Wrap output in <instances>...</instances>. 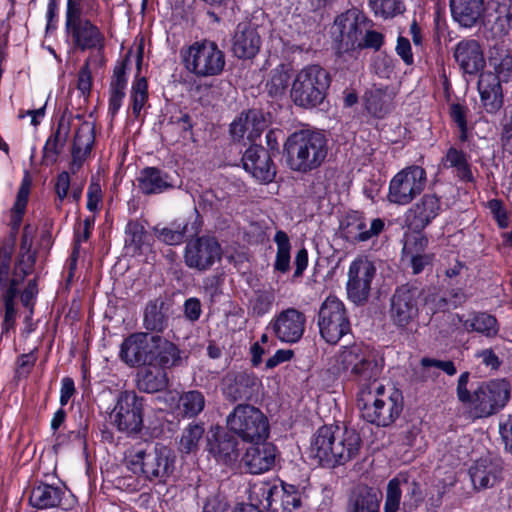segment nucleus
Listing matches in <instances>:
<instances>
[{
  "label": "nucleus",
  "instance_id": "21",
  "mask_svg": "<svg viewBox=\"0 0 512 512\" xmlns=\"http://www.w3.org/2000/svg\"><path fill=\"white\" fill-rule=\"evenodd\" d=\"M469 473L475 488H491L502 479V461L494 453L488 452L475 462Z\"/></svg>",
  "mask_w": 512,
  "mask_h": 512
},
{
  "label": "nucleus",
  "instance_id": "29",
  "mask_svg": "<svg viewBox=\"0 0 512 512\" xmlns=\"http://www.w3.org/2000/svg\"><path fill=\"white\" fill-rule=\"evenodd\" d=\"M501 78L492 72H483L478 79L482 105L488 113L497 112L503 105Z\"/></svg>",
  "mask_w": 512,
  "mask_h": 512
},
{
  "label": "nucleus",
  "instance_id": "3",
  "mask_svg": "<svg viewBox=\"0 0 512 512\" xmlns=\"http://www.w3.org/2000/svg\"><path fill=\"white\" fill-rule=\"evenodd\" d=\"M334 27L339 32V35L336 37L339 53H348L362 49L378 51L383 45V35L380 32L371 30L370 21L357 11H349L338 16Z\"/></svg>",
  "mask_w": 512,
  "mask_h": 512
},
{
  "label": "nucleus",
  "instance_id": "30",
  "mask_svg": "<svg viewBox=\"0 0 512 512\" xmlns=\"http://www.w3.org/2000/svg\"><path fill=\"white\" fill-rule=\"evenodd\" d=\"M170 304L164 298L150 300L144 309L143 326L147 331L162 333L170 319Z\"/></svg>",
  "mask_w": 512,
  "mask_h": 512
},
{
  "label": "nucleus",
  "instance_id": "32",
  "mask_svg": "<svg viewBox=\"0 0 512 512\" xmlns=\"http://www.w3.org/2000/svg\"><path fill=\"white\" fill-rule=\"evenodd\" d=\"M453 19L461 26L470 28L482 17L484 0H450Z\"/></svg>",
  "mask_w": 512,
  "mask_h": 512
},
{
  "label": "nucleus",
  "instance_id": "22",
  "mask_svg": "<svg viewBox=\"0 0 512 512\" xmlns=\"http://www.w3.org/2000/svg\"><path fill=\"white\" fill-rule=\"evenodd\" d=\"M305 315L295 308L282 311L272 324L276 337L287 343L300 340L305 330Z\"/></svg>",
  "mask_w": 512,
  "mask_h": 512
},
{
  "label": "nucleus",
  "instance_id": "41",
  "mask_svg": "<svg viewBox=\"0 0 512 512\" xmlns=\"http://www.w3.org/2000/svg\"><path fill=\"white\" fill-rule=\"evenodd\" d=\"M63 491L61 488L41 484L34 487L31 491L29 502L38 509H47L60 505Z\"/></svg>",
  "mask_w": 512,
  "mask_h": 512
},
{
  "label": "nucleus",
  "instance_id": "43",
  "mask_svg": "<svg viewBox=\"0 0 512 512\" xmlns=\"http://www.w3.org/2000/svg\"><path fill=\"white\" fill-rule=\"evenodd\" d=\"M33 229L29 225H26L23 229L22 241L20 250L22 252L21 258L19 259L14 272H18L19 276H23V279L32 272L35 264V253H31L30 248L33 240Z\"/></svg>",
  "mask_w": 512,
  "mask_h": 512
},
{
  "label": "nucleus",
  "instance_id": "44",
  "mask_svg": "<svg viewBox=\"0 0 512 512\" xmlns=\"http://www.w3.org/2000/svg\"><path fill=\"white\" fill-rule=\"evenodd\" d=\"M456 476L452 471L445 473V477H440V470L434 476V483L428 492V502L430 506L438 508L443 502L444 495L455 484Z\"/></svg>",
  "mask_w": 512,
  "mask_h": 512
},
{
  "label": "nucleus",
  "instance_id": "61",
  "mask_svg": "<svg viewBox=\"0 0 512 512\" xmlns=\"http://www.w3.org/2000/svg\"><path fill=\"white\" fill-rule=\"evenodd\" d=\"M13 244H2L0 247V286L6 285L10 271Z\"/></svg>",
  "mask_w": 512,
  "mask_h": 512
},
{
  "label": "nucleus",
  "instance_id": "53",
  "mask_svg": "<svg viewBox=\"0 0 512 512\" xmlns=\"http://www.w3.org/2000/svg\"><path fill=\"white\" fill-rule=\"evenodd\" d=\"M156 359L164 368L177 366L181 361L180 350L174 343L161 337L157 347Z\"/></svg>",
  "mask_w": 512,
  "mask_h": 512
},
{
  "label": "nucleus",
  "instance_id": "46",
  "mask_svg": "<svg viewBox=\"0 0 512 512\" xmlns=\"http://www.w3.org/2000/svg\"><path fill=\"white\" fill-rule=\"evenodd\" d=\"M490 64L502 81H507L512 76V53L502 46H494L489 57Z\"/></svg>",
  "mask_w": 512,
  "mask_h": 512
},
{
  "label": "nucleus",
  "instance_id": "18",
  "mask_svg": "<svg viewBox=\"0 0 512 512\" xmlns=\"http://www.w3.org/2000/svg\"><path fill=\"white\" fill-rule=\"evenodd\" d=\"M376 275L374 263L367 258L354 260L348 272L347 295L355 304L365 303L370 295L371 283Z\"/></svg>",
  "mask_w": 512,
  "mask_h": 512
},
{
  "label": "nucleus",
  "instance_id": "50",
  "mask_svg": "<svg viewBox=\"0 0 512 512\" xmlns=\"http://www.w3.org/2000/svg\"><path fill=\"white\" fill-rule=\"evenodd\" d=\"M291 74L289 68L281 64L271 71V76L267 81L266 88L270 96H282L289 84Z\"/></svg>",
  "mask_w": 512,
  "mask_h": 512
},
{
  "label": "nucleus",
  "instance_id": "51",
  "mask_svg": "<svg viewBox=\"0 0 512 512\" xmlns=\"http://www.w3.org/2000/svg\"><path fill=\"white\" fill-rule=\"evenodd\" d=\"M147 232L137 221L128 222L125 229V247L133 254H140L146 242Z\"/></svg>",
  "mask_w": 512,
  "mask_h": 512
},
{
  "label": "nucleus",
  "instance_id": "40",
  "mask_svg": "<svg viewBox=\"0 0 512 512\" xmlns=\"http://www.w3.org/2000/svg\"><path fill=\"white\" fill-rule=\"evenodd\" d=\"M167 375L157 366L145 367L137 373V387L146 393H156L167 387Z\"/></svg>",
  "mask_w": 512,
  "mask_h": 512
},
{
  "label": "nucleus",
  "instance_id": "7",
  "mask_svg": "<svg viewBox=\"0 0 512 512\" xmlns=\"http://www.w3.org/2000/svg\"><path fill=\"white\" fill-rule=\"evenodd\" d=\"M229 429L245 442L260 445L268 437V423L261 411L248 404H239L227 417Z\"/></svg>",
  "mask_w": 512,
  "mask_h": 512
},
{
  "label": "nucleus",
  "instance_id": "55",
  "mask_svg": "<svg viewBox=\"0 0 512 512\" xmlns=\"http://www.w3.org/2000/svg\"><path fill=\"white\" fill-rule=\"evenodd\" d=\"M156 238L166 245H179L184 241L187 232V224H178L174 227L155 226L153 228Z\"/></svg>",
  "mask_w": 512,
  "mask_h": 512
},
{
  "label": "nucleus",
  "instance_id": "63",
  "mask_svg": "<svg viewBox=\"0 0 512 512\" xmlns=\"http://www.w3.org/2000/svg\"><path fill=\"white\" fill-rule=\"evenodd\" d=\"M422 368L426 371L431 367L438 368L444 371L446 374L452 376L456 373V367L454 363L450 360L442 361L437 359H432L428 357H424L420 361Z\"/></svg>",
  "mask_w": 512,
  "mask_h": 512
},
{
  "label": "nucleus",
  "instance_id": "8",
  "mask_svg": "<svg viewBox=\"0 0 512 512\" xmlns=\"http://www.w3.org/2000/svg\"><path fill=\"white\" fill-rule=\"evenodd\" d=\"M317 323L321 337L329 344H336L351 332L347 309L342 301L334 296L327 297L321 304Z\"/></svg>",
  "mask_w": 512,
  "mask_h": 512
},
{
  "label": "nucleus",
  "instance_id": "28",
  "mask_svg": "<svg viewBox=\"0 0 512 512\" xmlns=\"http://www.w3.org/2000/svg\"><path fill=\"white\" fill-rule=\"evenodd\" d=\"M441 202L435 194H425L407 214L408 226L414 231L423 230L440 212Z\"/></svg>",
  "mask_w": 512,
  "mask_h": 512
},
{
  "label": "nucleus",
  "instance_id": "23",
  "mask_svg": "<svg viewBox=\"0 0 512 512\" xmlns=\"http://www.w3.org/2000/svg\"><path fill=\"white\" fill-rule=\"evenodd\" d=\"M258 384V378L253 373H229L224 378L223 394L231 402L248 401L257 392Z\"/></svg>",
  "mask_w": 512,
  "mask_h": 512
},
{
  "label": "nucleus",
  "instance_id": "10",
  "mask_svg": "<svg viewBox=\"0 0 512 512\" xmlns=\"http://www.w3.org/2000/svg\"><path fill=\"white\" fill-rule=\"evenodd\" d=\"M403 494L402 510L415 511L424 501L421 485L405 473H399L387 485L384 512H397L400 509Z\"/></svg>",
  "mask_w": 512,
  "mask_h": 512
},
{
  "label": "nucleus",
  "instance_id": "52",
  "mask_svg": "<svg viewBox=\"0 0 512 512\" xmlns=\"http://www.w3.org/2000/svg\"><path fill=\"white\" fill-rule=\"evenodd\" d=\"M277 244V254L274 268L281 272L286 273L290 269V241L288 235L284 231H277L274 237Z\"/></svg>",
  "mask_w": 512,
  "mask_h": 512
},
{
  "label": "nucleus",
  "instance_id": "62",
  "mask_svg": "<svg viewBox=\"0 0 512 512\" xmlns=\"http://www.w3.org/2000/svg\"><path fill=\"white\" fill-rule=\"evenodd\" d=\"M428 244V239L419 232L407 238L404 251L407 254H421Z\"/></svg>",
  "mask_w": 512,
  "mask_h": 512
},
{
  "label": "nucleus",
  "instance_id": "59",
  "mask_svg": "<svg viewBox=\"0 0 512 512\" xmlns=\"http://www.w3.org/2000/svg\"><path fill=\"white\" fill-rule=\"evenodd\" d=\"M450 116L452 120L457 124L460 134L459 139L464 142L467 139V109L459 104V103H453L450 106Z\"/></svg>",
  "mask_w": 512,
  "mask_h": 512
},
{
  "label": "nucleus",
  "instance_id": "27",
  "mask_svg": "<svg viewBox=\"0 0 512 512\" xmlns=\"http://www.w3.org/2000/svg\"><path fill=\"white\" fill-rule=\"evenodd\" d=\"M453 55L459 67L467 74H476L485 66L483 49L475 39L460 41Z\"/></svg>",
  "mask_w": 512,
  "mask_h": 512
},
{
  "label": "nucleus",
  "instance_id": "2",
  "mask_svg": "<svg viewBox=\"0 0 512 512\" xmlns=\"http://www.w3.org/2000/svg\"><path fill=\"white\" fill-rule=\"evenodd\" d=\"M291 170L306 173L318 168L327 156V140L323 133L302 130L291 134L284 145Z\"/></svg>",
  "mask_w": 512,
  "mask_h": 512
},
{
  "label": "nucleus",
  "instance_id": "1",
  "mask_svg": "<svg viewBox=\"0 0 512 512\" xmlns=\"http://www.w3.org/2000/svg\"><path fill=\"white\" fill-rule=\"evenodd\" d=\"M469 377V372L459 376L456 393L470 418L490 417L506 406L510 398V385L506 380L494 379L482 382L470 392L467 388Z\"/></svg>",
  "mask_w": 512,
  "mask_h": 512
},
{
  "label": "nucleus",
  "instance_id": "38",
  "mask_svg": "<svg viewBox=\"0 0 512 512\" xmlns=\"http://www.w3.org/2000/svg\"><path fill=\"white\" fill-rule=\"evenodd\" d=\"M458 319L467 332H478L488 338L497 336L499 332L497 319L486 312L473 313L472 316L467 319H463L462 316L458 315Z\"/></svg>",
  "mask_w": 512,
  "mask_h": 512
},
{
  "label": "nucleus",
  "instance_id": "45",
  "mask_svg": "<svg viewBox=\"0 0 512 512\" xmlns=\"http://www.w3.org/2000/svg\"><path fill=\"white\" fill-rule=\"evenodd\" d=\"M29 192V183L23 182L18 190L15 204L11 209L10 226L12 229V239L7 242H4L3 244L12 243L14 245V239L20 227L22 217L28 202Z\"/></svg>",
  "mask_w": 512,
  "mask_h": 512
},
{
  "label": "nucleus",
  "instance_id": "15",
  "mask_svg": "<svg viewBox=\"0 0 512 512\" xmlns=\"http://www.w3.org/2000/svg\"><path fill=\"white\" fill-rule=\"evenodd\" d=\"M159 341V335L133 333L121 344L120 358L129 366L151 365L156 360Z\"/></svg>",
  "mask_w": 512,
  "mask_h": 512
},
{
  "label": "nucleus",
  "instance_id": "13",
  "mask_svg": "<svg viewBox=\"0 0 512 512\" xmlns=\"http://www.w3.org/2000/svg\"><path fill=\"white\" fill-rule=\"evenodd\" d=\"M223 250L214 236L202 235L186 242L183 259L185 265L199 272H205L222 259Z\"/></svg>",
  "mask_w": 512,
  "mask_h": 512
},
{
  "label": "nucleus",
  "instance_id": "5",
  "mask_svg": "<svg viewBox=\"0 0 512 512\" xmlns=\"http://www.w3.org/2000/svg\"><path fill=\"white\" fill-rule=\"evenodd\" d=\"M330 74L319 65H308L295 76L290 97L296 106L312 109L323 103L330 87Z\"/></svg>",
  "mask_w": 512,
  "mask_h": 512
},
{
  "label": "nucleus",
  "instance_id": "25",
  "mask_svg": "<svg viewBox=\"0 0 512 512\" xmlns=\"http://www.w3.org/2000/svg\"><path fill=\"white\" fill-rule=\"evenodd\" d=\"M312 444L314 448H332L333 445L357 448L360 445V437L353 429L325 425L317 430Z\"/></svg>",
  "mask_w": 512,
  "mask_h": 512
},
{
  "label": "nucleus",
  "instance_id": "16",
  "mask_svg": "<svg viewBox=\"0 0 512 512\" xmlns=\"http://www.w3.org/2000/svg\"><path fill=\"white\" fill-rule=\"evenodd\" d=\"M336 363L339 371L349 372L362 380L376 378L380 373L376 359L358 345L344 347L338 354Z\"/></svg>",
  "mask_w": 512,
  "mask_h": 512
},
{
  "label": "nucleus",
  "instance_id": "57",
  "mask_svg": "<svg viewBox=\"0 0 512 512\" xmlns=\"http://www.w3.org/2000/svg\"><path fill=\"white\" fill-rule=\"evenodd\" d=\"M369 5L375 15H381L384 18L401 14L405 10L402 0H369Z\"/></svg>",
  "mask_w": 512,
  "mask_h": 512
},
{
  "label": "nucleus",
  "instance_id": "58",
  "mask_svg": "<svg viewBox=\"0 0 512 512\" xmlns=\"http://www.w3.org/2000/svg\"><path fill=\"white\" fill-rule=\"evenodd\" d=\"M246 125H249L248 138L256 139L266 128V121L258 110H249L246 113Z\"/></svg>",
  "mask_w": 512,
  "mask_h": 512
},
{
  "label": "nucleus",
  "instance_id": "54",
  "mask_svg": "<svg viewBox=\"0 0 512 512\" xmlns=\"http://www.w3.org/2000/svg\"><path fill=\"white\" fill-rule=\"evenodd\" d=\"M130 99L132 113L138 118L148 101V84L145 77L138 78L134 81L131 88Z\"/></svg>",
  "mask_w": 512,
  "mask_h": 512
},
{
  "label": "nucleus",
  "instance_id": "11",
  "mask_svg": "<svg viewBox=\"0 0 512 512\" xmlns=\"http://www.w3.org/2000/svg\"><path fill=\"white\" fill-rule=\"evenodd\" d=\"M184 62L197 77L217 76L224 69L225 56L214 42H196L187 50Z\"/></svg>",
  "mask_w": 512,
  "mask_h": 512
},
{
  "label": "nucleus",
  "instance_id": "35",
  "mask_svg": "<svg viewBox=\"0 0 512 512\" xmlns=\"http://www.w3.org/2000/svg\"><path fill=\"white\" fill-rule=\"evenodd\" d=\"M357 450H341L335 453L334 450H305L303 459L311 466L323 468H334L351 460Z\"/></svg>",
  "mask_w": 512,
  "mask_h": 512
},
{
  "label": "nucleus",
  "instance_id": "26",
  "mask_svg": "<svg viewBox=\"0 0 512 512\" xmlns=\"http://www.w3.org/2000/svg\"><path fill=\"white\" fill-rule=\"evenodd\" d=\"M261 37L257 28L248 22L239 23L236 27L232 51L239 59H251L260 50Z\"/></svg>",
  "mask_w": 512,
  "mask_h": 512
},
{
  "label": "nucleus",
  "instance_id": "6",
  "mask_svg": "<svg viewBox=\"0 0 512 512\" xmlns=\"http://www.w3.org/2000/svg\"><path fill=\"white\" fill-rule=\"evenodd\" d=\"M65 29L74 49L86 51L101 50L104 35L89 19L83 17L80 0H68Z\"/></svg>",
  "mask_w": 512,
  "mask_h": 512
},
{
  "label": "nucleus",
  "instance_id": "48",
  "mask_svg": "<svg viewBox=\"0 0 512 512\" xmlns=\"http://www.w3.org/2000/svg\"><path fill=\"white\" fill-rule=\"evenodd\" d=\"M193 124L188 114L180 117H172L165 126V133L171 142H179L181 139L190 138Z\"/></svg>",
  "mask_w": 512,
  "mask_h": 512
},
{
  "label": "nucleus",
  "instance_id": "31",
  "mask_svg": "<svg viewBox=\"0 0 512 512\" xmlns=\"http://www.w3.org/2000/svg\"><path fill=\"white\" fill-rule=\"evenodd\" d=\"M380 494L367 485H358L350 493L346 512H379Z\"/></svg>",
  "mask_w": 512,
  "mask_h": 512
},
{
  "label": "nucleus",
  "instance_id": "12",
  "mask_svg": "<svg viewBox=\"0 0 512 512\" xmlns=\"http://www.w3.org/2000/svg\"><path fill=\"white\" fill-rule=\"evenodd\" d=\"M423 294L421 287L411 283L396 288L389 310L390 318L396 326L405 328L417 320Z\"/></svg>",
  "mask_w": 512,
  "mask_h": 512
},
{
  "label": "nucleus",
  "instance_id": "4",
  "mask_svg": "<svg viewBox=\"0 0 512 512\" xmlns=\"http://www.w3.org/2000/svg\"><path fill=\"white\" fill-rule=\"evenodd\" d=\"M361 416L367 422L377 426H389L400 415L403 404L402 395L390 389L386 391L381 384L374 383L373 390H363L358 399Z\"/></svg>",
  "mask_w": 512,
  "mask_h": 512
},
{
  "label": "nucleus",
  "instance_id": "36",
  "mask_svg": "<svg viewBox=\"0 0 512 512\" xmlns=\"http://www.w3.org/2000/svg\"><path fill=\"white\" fill-rule=\"evenodd\" d=\"M71 130L70 119L62 115L55 132L48 138L44 146V158L55 163L63 151Z\"/></svg>",
  "mask_w": 512,
  "mask_h": 512
},
{
  "label": "nucleus",
  "instance_id": "56",
  "mask_svg": "<svg viewBox=\"0 0 512 512\" xmlns=\"http://www.w3.org/2000/svg\"><path fill=\"white\" fill-rule=\"evenodd\" d=\"M204 427L199 423H190L183 431L180 443L184 448H194L202 445L205 441L210 443V439L204 438Z\"/></svg>",
  "mask_w": 512,
  "mask_h": 512
},
{
  "label": "nucleus",
  "instance_id": "14",
  "mask_svg": "<svg viewBox=\"0 0 512 512\" xmlns=\"http://www.w3.org/2000/svg\"><path fill=\"white\" fill-rule=\"evenodd\" d=\"M425 184L426 172L422 167H407L390 181L388 199L395 204H408L424 190Z\"/></svg>",
  "mask_w": 512,
  "mask_h": 512
},
{
  "label": "nucleus",
  "instance_id": "20",
  "mask_svg": "<svg viewBox=\"0 0 512 512\" xmlns=\"http://www.w3.org/2000/svg\"><path fill=\"white\" fill-rule=\"evenodd\" d=\"M243 168L256 180L270 183L276 175V167L267 149L260 145L249 147L242 156Z\"/></svg>",
  "mask_w": 512,
  "mask_h": 512
},
{
  "label": "nucleus",
  "instance_id": "19",
  "mask_svg": "<svg viewBox=\"0 0 512 512\" xmlns=\"http://www.w3.org/2000/svg\"><path fill=\"white\" fill-rule=\"evenodd\" d=\"M262 496L261 504L269 512H293L300 506V493L296 486L286 484L269 485L264 484L257 492Z\"/></svg>",
  "mask_w": 512,
  "mask_h": 512
},
{
  "label": "nucleus",
  "instance_id": "17",
  "mask_svg": "<svg viewBox=\"0 0 512 512\" xmlns=\"http://www.w3.org/2000/svg\"><path fill=\"white\" fill-rule=\"evenodd\" d=\"M142 410V398L134 391H124L119 394L111 417L120 431L137 433L143 423Z\"/></svg>",
  "mask_w": 512,
  "mask_h": 512
},
{
  "label": "nucleus",
  "instance_id": "37",
  "mask_svg": "<svg viewBox=\"0 0 512 512\" xmlns=\"http://www.w3.org/2000/svg\"><path fill=\"white\" fill-rule=\"evenodd\" d=\"M241 463L250 474H262L275 466V450H246Z\"/></svg>",
  "mask_w": 512,
  "mask_h": 512
},
{
  "label": "nucleus",
  "instance_id": "60",
  "mask_svg": "<svg viewBox=\"0 0 512 512\" xmlns=\"http://www.w3.org/2000/svg\"><path fill=\"white\" fill-rule=\"evenodd\" d=\"M128 56L118 65L115 66L113 71L112 80L110 83V91L125 92L127 85L126 68L128 64Z\"/></svg>",
  "mask_w": 512,
  "mask_h": 512
},
{
  "label": "nucleus",
  "instance_id": "34",
  "mask_svg": "<svg viewBox=\"0 0 512 512\" xmlns=\"http://www.w3.org/2000/svg\"><path fill=\"white\" fill-rule=\"evenodd\" d=\"M137 181L140 191L146 195L162 193L173 187L169 175L156 167L142 169Z\"/></svg>",
  "mask_w": 512,
  "mask_h": 512
},
{
  "label": "nucleus",
  "instance_id": "47",
  "mask_svg": "<svg viewBox=\"0 0 512 512\" xmlns=\"http://www.w3.org/2000/svg\"><path fill=\"white\" fill-rule=\"evenodd\" d=\"M94 143V127L90 122H83L76 130L72 153L75 159L81 155H88Z\"/></svg>",
  "mask_w": 512,
  "mask_h": 512
},
{
  "label": "nucleus",
  "instance_id": "42",
  "mask_svg": "<svg viewBox=\"0 0 512 512\" xmlns=\"http://www.w3.org/2000/svg\"><path fill=\"white\" fill-rule=\"evenodd\" d=\"M206 400L202 392L190 390L183 392L178 400L177 409L184 418H195L205 408Z\"/></svg>",
  "mask_w": 512,
  "mask_h": 512
},
{
  "label": "nucleus",
  "instance_id": "64",
  "mask_svg": "<svg viewBox=\"0 0 512 512\" xmlns=\"http://www.w3.org/2000/svg\"><path fill=\"white\" fill-rule=\"evenodd\" d=\"M422 303L428 307L432 314H435L439 310H443L447 306V299L439 296L435 293H425L422 296Z\"/></svg>",
  "mask_w": 512,
  "mask_h": 512
},
{
  "label": "nucleus",
  "instance_id": "39",
  "mask_svg": "<svg viewBox=\"0 0 512 512\" xmlns=\"http://www.w3.org/2000/svg\"><path fill=\"white\" fill-rule=\"evenodd\" d=\"M23 276H19L18 272H13L9 285L6 288L2 301L4 304V319L2 323V334L7 333L10 329L14 328L16 320L15 299L18 295V285L23 281Z\"/></svg>",
  "mask_w": 512,
  "mask_h": 512
},
{
  "label": "nucleus",
  "instance_id": "49",
  "mask_svg": "<svg viewBox=\"0 0 512 512\" xmlns=\"http://www.w3.org/2000/svg\"><path fill=\"white\" fill-rule=\"evenodd\" d=\"M445 165L448 167L456 168L457 176L466 182H473L474 177L468 164L466 155L463 151L451 147L445 156Z\"/></svg>",
  "mask_w": 512,
  "mask_h": 512
},
{
  "label": "nucleus",
  "instance_id": "9",
  "mask_svg": "<svg viewBox=\"0 0 512 512\" xmlns=\"http://www.w3.org/2000/svg\"><path fill=\"white\" fill-rule=\"evenodd\" d=\"M170 450H126L124 462L133 473H143L147 478H165L172 474L174 460Z\"/></svg>",
  "mask_w": 512,
  "mask_h": 512
},
{
  "label": "nucleus",
  "instance_id": "24",
  "mask_svg": "<svg viewBox=\"0 0 512 512\" xmlns=\"http://www.w3.org/2000/svg\"><path fill=\"white\" fill-rule=\"evenodd\" d=\"M384 229L385 221L383 219L374 218L368 226L365 217L355 212L347 216L343 233L350 242L360 243L379 236Z\"/></svg>",
  "mask_w": 512,
  "mask_h": 512
},
{
  "label": "nucleus",
  "instance_id": "33",
  "mask_svg": "<svg viewBox=\"0 0 512 512\" xmlns=\"http://www.w3.org/2000/svg\"><path fill=\"white\" fill-rule=\"evenodd\" d=\"M395 93L388 87L373 86L363 96L365 108L369 114L382 118L393 108Z\"/></svg>",
  "mask_w": 512,
  "mask_h": 512
}]
</instances>
